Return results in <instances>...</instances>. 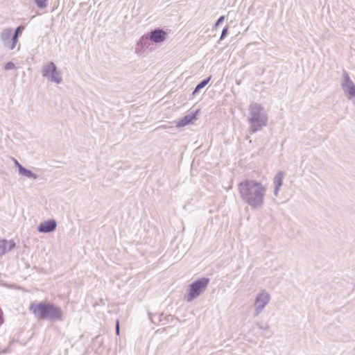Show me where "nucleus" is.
I'll return each mask as SVG.
<instances>
[{
    "instance_id": "obj_5",
    "label": "nucleus",
    "mask_w": 355,
    "mask_h": 355,
    "mask_svg": "<svg viewBox=\"0 0 355 355\" xmlns=\"http://www.w3.org/2000/svg\"><path fill=\"white\" fill-rule=\"evenodd\" d=\"M42 74L49 80L57 84H60L62 81L61 72L58 71L56 65L53 62L43 66Z\"/></svg>"
},
{
    "instance_id": "obj_19",
    "label": "nucleus",
    "mask_w": 355,
    "mask_h": 355,
    "mask_svg": "<svg viewBox=\"0 0 355 355\" xmlns=\"http://www.w3.org/2000/svg\"><path fill=\"white\" fill-rule=\"evenodd\" d=\"M227 33H228V26H227L223 29V31L221 32L220 40H223L227 36Z\"/></svg>"
},
{
    "instance_id": "obj_22",
    "label": "nucleus",
    "mask_w": 355,
    "mask_h": 355,
    "mask_svg": "<svg viewBox=\"0 0 355 355\" xmlns=\"http://www.w3.org/2000/svg\"><path fill=\"white\" fill-rule=\"evenodd\" d=\"M119 331H120L119 322V320H117L116 323V333L117 335L119 334Z\"/></svg>"
},
{
    "instance_id": "obj_25",
    "label": "nucleus",
    "mask_w": 355,
    "mask_h": 355,
    "mask_svg": "<svg viewBox=\"0 0 355 355\" xmlns=\"http://www.w3.org/2000/svg\"><path fill=\"white\" fill-rule=\"evenodd\" d=\"M354 100H353V103L355 105V95L354 96Z\"/></svg>"
},
{
    "instance_id": "obj_17",
    "label": "nucleus",
    "mask_w": 355,
    "mask_h": 355,
    "mask_svg": "<svg viewBox=\"0 0 355 355\" xmlns=\"http://www.w3.org/2000/svg\"><path fill=\"white\" fill-rule=\"evenodd\" d=\"M48 0H34L37 6L40 8H44L47 6Z\"/></svg>"
},
{
    "instance_id": "obj_3",
    "label": "nucleus",
    "mask_w": 355,
    "mask_h": 355,
    "mask_svg": "<svg viewBox=\"0 0 355 355\" xmlns=\"http://www.w3.org/2000/svg\"><path fill=\"white\" fill-rule=\"evenodd\" d=\"M249 132L255 133L261 130L268 123V114L264 108L257 103H252L249 106Z\"/></svg>"
},
{
    "instance_id": "obj_16",
    "label": "nucleus",
    "mask_w": 355,
    "mask_h": 355,
    "mask_svg": "<svg viewBox=\"0 0 355 355\" xmlns=\"http://www.w3.org/2000/svg\"><path fill=\"white\" fill-rule=\"evenodd\" d=\"M24 27L23 26H18L15 30V32L12 33V36H13V42H12V44H17L18 42V39H19V35L21 34L22 31H24Z\"/></svg>"
},
{
    "instance_id": "obj_14",
    "label": "nucleus",
    "mask_w": 355,
    "mask_h": 355,
    "mask_svg": "<svg viewBox=\"0 0 355 355\" xmlns=\"http://www.w3.org/2000/svg\"><path fill=\"white\" fill-rule=\"evenodd\" d=\"M19 173L28 178L36 179L37 178V175L35 173H33L31 170H28L24 166L20 167Z\"/></svg>"
},
{
    "instance_id": "obj_21",
    "label": "nucleus",
    "mask_w": 355,
    "mask_h": 355,
    "mask_svg": "<svg viewBox=\"0 0 355 355\" xmlns=\"http://www.w3.org/2000/svg\"><path fill=\"white\" fill-rule=\"evenodd\" d=\"M256 324L260 329H267L268 328V324L263 325L261 322H257Z\"/></svg>"
},
{
    "instance_id": "obj_7",
    "label": "nucleus",
    "mask_w": 355,
    "mask_h": 355,
    "mask_svg": "<svg viewBox=\"0 0 355 355\" xmlns=\"http://www.w3.org/2000/svg\"><path fill=\"white\" fill-rule=\"evenodd\" d=\"M340 85L348 99L352 100L355 95V85L350 78L348 73L345 70L343 72Z\"/></svg>"
},
{
    "instance_id": "obj_8",
    "label": "nucleus",
    "mask_w": 355,
    "mask_h": 355,
    "mask_svg": "<svg viewBox=\"0 0 355 355\" xmlns=\"http://www.w3.org/2000/svg\"><path fill=\"white\" fill-rule=\"evenodd\" d=\"M0 40L3 46L9 49L13 50L17 44H12L13 42V36H12V29L11 28H3L0 33Z\"/></svg>"
},
{
    "instance_id": "obj_9",
    "label": "nucleus",
    "mask_w": 355,
    "mask_h": 355,
    "mask_svg": "<svg viewBox=\"0 0 355 355\" xmlns=\"http://www.w3.org/2000/svg\"><path fill=\"white\" fill-rule=\"evenodd\" d=\"M57 227L55 220H49L41 223L37 227V230L42 233H50L53 232Z\"/></svg>"
},
{
    "instance_id": "obj_12",
    "label": "nucleus",
    "mask_w": 355,
    "mask_h": 355,
    "mask_svg": "<svg viewBox=\"0 0 355 355\" xmlns=\"http://www.w3.org/2000/svg\"><path fill=\"white\" fill-rule=\"evenodd\" d=\"M166 39V33L159 28L153 31L150 34V40L155 43L164 41Z\"/></svg>"
},
{
    "instance_id": "obj_4",
    "label": "nucleus",
    "mask_w": 355,
    "mask_h": 355,
    "mask_svg": "<svg viewBox=\"0 0 355 355\" xmlns=\"http://www.w3.org/2000/svg\"><path fill=\"white\" fill-rule=\"evenodd\" d=\"M209 279L202 277L194 281L189 286L187 295L185 298L187 302H190L194 299L197 298L201 293H202L209 284Z\"/></svg>"
},
{
    "instance_id": "obj_1",
    "label": "nucleus",
    "mask_w": 355,
    "mask_h": 355,
    "mask_svg": "<svg viewBox=\"0 0 355 355\" xmlns=\"http://www.w3.org/2000/svg\"><path fill=\"white\" fill-rule=\"evenodd\" d=\"M239 197L252 209L260 210L265 205L267 187L255 180H245L238 184Z\"/></svg>"
},
{
    "instance_id": "obj_11",
    "label": "nucleus",
    "mask_w": 355,
    "mask_h": 355,
    "mask_svg": "<svg viewBox=\"0 0 355 355\" xmlns=\"http://www.w3.org/2000/svg\"><path fill=\"white\" fill-rule=\"evenodd\" d=\"M198 112V110H196L194 112L189 113L184 116L182 119H181L176 124V127L180 128L184 127L189 123H193L194 120L196 119V115Z\"/></svg>"
},
{
    "instance_id": "obj_2",
    "label": "nucleus",
    "mask_w": 355,
    "mask_h": 355,
    "mask_svg": "<svg viewBox=\"0 0 355 355\" xmlns=\"http://www.w3.org/2000/svg\"><path fill=\"white\" fill-rule=\"evenodd\" d=\"M29 310L40 320H61L62 311L61 309L52 303H31Z\"/></svg>"
},
{
    "instance_id": "obj_20",
    "label": "nucleus",
    "mask_w": 355,
    "mask_h": 355,
    "mask_svg": "<svg viewBox=\"0 0 355 355\" xmlns=\"http://www.w3.org/2000/svg\"><path fill=\"white\" fill-rule=\"evenodd\" d=\"M224 19H225V17L220 16L216 21V22L215 24V26L216 27L218 26L220 24H222L223 22Z\"/></svg>"
},
{
    "instance_id": "obj_15",
    "label": "nucleus",
    "mask_w": 355,
    "mask_h": 355,
    "mask_svg": "<svg viewBox=\"0 0 355 355\" xmlns=\"http://www.w3.org/2000/svg\"><path fill=\"white\" fill-rule=\"evenodd\" d=\"M211 76L208 77L206 79H204L202 80L201 82H200L197 86L196 87L194 91L193 92V94H196L197 92H198L200 89H202V88H204L207 84L209 82V80H211Z\"/></svg>"
},
{
    "instance_id": "obj_13",
    "label": "nucleus",
    "mask_w": 355,
    "mask_h": 355,
    "mask_svg": "<svg viewBox=\"0 0 355 355\" xmlns=\"http://www.w3.org/2000/svg\"><path fill=\"white\" fill-rule=\"evenodd\" d=\"M15 246V243L13 241H7L0 239V256L3 255L7 252L11 250Z\"/></svg>"
},
{
    "instance_id": "obj_24",
    "label": "nucleus",
    "mask_w": 355,
    "mask_h": 355,
    "mask_svg": "<svg viewBox=\"0 0 355 355\" xmlns=\"http://www.w3.org/2000/svg\"><path fill=\"white\" fill-rule=\"evenodd\" d=\"M1 315H2V311L0 309V324L3 323V318H2Z\"/></svg>"
},
{
    "instance_id": "obj_18",
    "label": "nucleus",
    "mask_w": 355,
    "mask_h": 355,
    "mask_svg": "<svg viewBox=\"0 0 355 355\" xmlns=\"http://www.w3.org/2000/svg\"><path fill=\"white\" fill-rule=\"evenodd\" d=\"M15 68V65L13 62H7L5 66H4V69L8 71V70H11V69H13Z\"/></svg>"
},
{
    "instance_id": "obj_23",
    "label": "nucleus",
    "mask_w": 355,
    "mask_h": 355,
    "mask_svg": "<svg viewBox=\"0 0 355 355\" xmlns=\"http://www.w3.org/2000/svg\"><path fill=\"white\" fill-rule=\"evenodd\" d=\"M13 161H14V163L16 165V166H17L18 169H19V171H20V167L22 166L19 162L18 161L15 159V158H12Z\"/></svg>"
},
{
    "instance_id": "obj_10",
    "label": "nucleus",
    "mask_w": 355,
    "mask_h": 355,
    "mask_svg": "<svg viewBox=\"0 0 355 355\" xmlns=\"http://www.w3.org/2000/svg\"><path fill=\"white\" fill-rule=\"evenodd\" d=\"M285 173L283 171H279L273 178L272 182L274 184V196L278 197L281 187L283 184V180Z\"/></svg>"
},
{
    "instance_id": "obj_6",
    "label": "nucleus",
    "mask_w": 355,
    "mask_h": 355,
    "mask_svg": "<svg viewBox=\"0 0 355 355\" xmlns=\"http://www.w3.org/2000/svg\"><path fill=\"white\" fill-rule=\"evenodd\" d=\"M270 300V296L265 290L257 294L254 303V317L258 316L263 311Z\"/></svg>"
}]
</instances>
